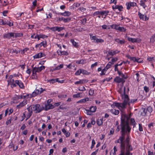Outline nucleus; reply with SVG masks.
<instances>
[{"label":"nucleus","mask_w":155,"mask_h":155,"mask_svg":"<svg viewBox=\"0 0 155 155\" xmlns=\"http://www.w3.org/2000/svg\"><path fill=\"white\" fill-rule=\"evenodd\" d=\"M129 117L126 115H123L122 116L121 118V123L120 127L121 128V135L119 137L122 138L123 140H125V136L126 133L127 136H129L128 134L130 132L131 128L130 127L129 124Z\"/></svg>","instance_id":"obj_1"},{"label":"nucleus","mask_w":155,"mask_h":155,"mask_svg":"<svg viewBox=\"0 0 155 155\" xmlns=\"http://www.w3.org/2000/svg\"><path fill=\"white\" fill-rule=\"evenodd\" d=\"M125 90L126 87H124V88L123 92H120V94L122 99L123 100V103H119L115 102H114L113 104H112L111 105L112 107L113 108L114 106H116L119 109L126 108V106L127 104L128 100V96L126 94Z\"/></svg>","instance_id":"obj_2"},{"label":"nucleus","mask_w":155,"mask_h":155,"mask_svg":"<svg viewBox=\"0 0 155 155\" xmlns=\"http://www.w3.org/2000/svg\"><path fill=\"white\" fill-rule=\"evenodd\" d=\"M130 138L128 135L124 140V149L120 148V154H123L124 155H128L130 153V151L133 150V148L130 142Z\"/></svg>","instance_id":"obj_3"},{"label":"nucleus","mask_w":155,"mask_h":155,"mask_svg":"<svg viewBox=\"0 0 155 155\" xmlns=\"http://www.w3.org/2000/svg\"><path fill=\"white\" fill-rule=\"evenodd\" d=\"M32 111H34L35 113L41 112L44 109V107L41 106L39 104L32 105L29 106Z\"/></svg>","instance_id":"obj_4"},{"label":"nucleus","mask_w":155,"mask_h":155,"mask_svg":"<svg viewBox=\"0 0 155 155\" xmlns=\"http://www.w3.org/2000/svg\"><path fill=\"white\" fill-rule=\"evenodd\" d=\"M45 68V67L44 66H42L41 67L38 68H34L32 70V76L34 77L32 78L33 79H36L37 78L36 75V72H39L41 71L42 70H44Z\"/></svg>","instance_id":"obj_5"},{"label":"nucleus","mask_w":155,"mask_h":155,"mask_svg":"<svg viewBox=\"0 0 155 155\" xmlns=\"http://www.w3.org/2000/svg\"><path fill=\"white\" fill-rule=\"evenodd\" d=\"M44 91H45V89L43 90L42 88H39L38 89H36L30 95V97H35L37 95L41 94Z\"/></svg>","instance_id":"obj_6"},{"label":"nucleus","mask_w":155,"mask_h":155,"mask_svg":"<svg viewBox=\"0 0 155 155\" xmlns=\"http://www.w3.org/2000/svg\"><path fill=\"white\" fill-rule=\"evenodd\" d=\"M109 13V11H97L95 12L93 15L95 16L97 15H105L106 16Z\"/></svg>","instance_id":"obj_7"},{"label":"nucleus","mask_w":155,"mask_h":155,"mask_svg":"<svg viewBox=\"0 0 155 155\" xmlns=\"http://www.w3.org/2000/svg\"><path fill=\"white\" fill-rule=\"evenodd\" d=\"M124 140H122V138L121 137H119L118 139L115 140V143H120V148H123V149L124 147Z\"/></svg>","instance_id":"obj_8"},{"label":"nucleus","mask_w":155,"mask_h":155,"mask_svg":"<svg viewBox=\"0 0 155 155\" xmlns=\"http://www.w3.org/2000/svg\"><path fill=\"white\" fill-rule=\"evenodd\" d=\"M14 34L12 32L5 34L3 35V37L7 39H10L12 37H14Z\"/></svg>","instance_id":"obj_9"},{"label":"nucleus","mask_w":155,"mask_h":155,"mask_svg":"<svg viewBox=\"0 0 155 155\" xmlns=\"http://www.w3.org/2000/svg\"><path fill=\"white\" fill-rule=\"evenodd\" d=\"M57 53L59 55H68V53L67 51H61L60 50H58L57 51Z\"/></svg>","instance_id":"obj_10"},{"label":"nucleus","mask_w":155,"mask_h":155,"mask_svg":"<svg viewBox=\"0 0 155 155\" xmlns=\"http://www.w3.org/2000/svg\"><path fill=\"white\" fill-rule=\"evenodd\" d=\"M27 109L28 110V112L26 113V111L25 112L26 116L28 117H30L32 114V111L31 110L29 107H28Z\"/></svg>","instance_id":"obj_11"},{"label":"nucleus","mask_w":155,"mask_h":155,"mask_svg":"<svg viewBox=\"0 0 155 155\" xmlns=\"http://www.w3.org/2000/svg\"><path fill=\"white\" fill-rule=\"evenodd\" d=\"M15 82L20 88L23 89L25 88V86L21 81L16 80L15 81Z\"/></svg>","instance_id":"obj_12"},{"label":"nucleus","mask_w":155,"mask_h":155,"mask_svg":"<svg viewBox=\"0 0 155 155\" xmlns=\"http://www.w3.org/2000/svg\"><path fill=\"white\" fill-rule=\"evenodd\" d=\"M27 103V100H24L23 101L20 103V104L17 106V107L18 108H20L25 105Z\"/></svg>","instance_id":"obj_13"},{"label":"nucleus","mask_w":155,"mask_h":155,"mask_svg":"<svg viewBox=\"0 0 155 155\" xmlns=\"http://www.w3.org/2000/svg\"><path fill=\"white\" fill-rule=\"evenodd\" d=\"M140 115L142 116H145L146 115L147 112V109L144 108H142L140 110Z\"/></svg>","instance_id":"obj_14"},{"label":"nucleus","mask_w":155,"mask_h":155,"mask_svg":"<svg viewBox=\"0 0 155 155\" xmlns=\"http://www.w3.org/2000/svg\"><path fill=\"white\" fill-rule=\"evenodd\" d=\"M136 5V3L134 2H130L126 4L127 7V9H129L130 8V7L131 6L133 7Z\"/></svg>","instance_id":"obj_15"},{"label":"nucleus","mask_w":155,"mask_h":155,"mask_svg":"<svg viewBox=\"0 0 155 155\" xmlns=\"http://www.w3.org/2000/svg\"><path fill=\"white\" fill-rule=\"evenodd\" d=\"M54 108V105L51 104H49L45 105V110H47L50 109H52Z\"/></svg>","instance_id":"obj_16"},{"label":"nucleus","mask_w":155,"mask_h":155,"mask_svg":"<svg viewBox=\"0 0 155 155\" xmlns=\"http://www.w3.org/2000/svg\"><path fill=\"white\" fill-rule=\"evenodd\" d=\"M45 55L44 54L42 53H39L34 55V58H38L42 57H45Z\"/></svg>","instance_id":"obj_17"},{"label":"nucleus","mask_w":155,"mask_h":155,"mask_svg":"<svg viewBox=\"0 0 155 155\" xmlns=\"http://www.w3.org/2000/svg\"><path fill=\"white\" fill-rule=\"evenodd\" d=\"M128 40L129 41H131L133 43L139 42L141 41L140 39L133 38H129Z\"/></svg>","instance_id":"obj_18"},{"label":"nucleus","mask_w":155,"mask_h":155,"mask_svg":"<svg viewBox=\"0 0 155 155\" xmlns=\"http://www.w3.org/2000/svg\"><path fill=\"white\" fill-rule=\"evenodd\" d=\"M138 15L139 18L143 20H146L148 19V18L147 19L146 16L144 15L141 14L140 12H138Z\"/></svg>","instance_id":"obj_19"},{"label":"nucleus","mask_w":155,"mask_h":155,"mask_svg":"<svg viewBox=\"0 0 155 155\" xmlns=\"http://www.w3.org/2000/svg\"><path fill=\"white\" fill-rule=\"evenodd\" d=\"M123 79L119 77H117L114 79V81L117 83H120L123 81Z\"/></svg>","instance_id":"obj_20"},{"label":"nucleus","mask_w":155,"mask_h":155,"mask_svg":"<svg viewBox=\"0 0 155 155\" xmlns=\"http://www.w3.org/2000/svg\"><path fill=\"white\" fill-rule=\"evenodd\" d=\"M60 15L65 16H68L71 15V13L68 11H65L64 12L59 13Z\"/></svg>","instance_id":"obj_21"},{"label":"nucleus","mask_w":155,"mask_h":155,"mask_svg":"<svg viewBox=\"0 0 155 155\" xmlns=\"http://www.w3.org/2000/svg\"><path fill=\"white\" fill-rule=\"evenodd\" d=\"M85 82H86V80H80L79 81L75 82L74 84H82Z\"/></svg>","instance_id":"obj_22"},{"label":"nucleus","mask_w":155,"mask_h":155,"mask_svg":"<svg viewBox=\"0 0 155 155\" xmlns=\"http://www.w3.org/2000/svg\"><path fill=\"white\" fill-rule=\"evenodd\" d=\"M110 112L112 113L115 115H117L119 113V110L114 109H112L111 110Z\"/></svg>","instance_id":"obj_23"},{"label":"nucleus","mask_w":155,"mask_h":155,"mask_svg":"<svg viewBox=\"0 0 155 155\" xmlns=\"http://www.w3.org/2000/svg\"><path fill=\"white\" fill-rule=\"evenodd\" d=\"M89 99L88 97H86L85 98L79 100V101L77 102V103H85L86 101H89Z\"/></svg>","instance_id":"obj_24"},{"label":"nucleus","mask_w":155,"mask_h":155,"mask_svg":"<svg viewBox=\"0 0 155 155\" xmlns=\"http://www.w3.org/2000/svg\"><path fill=\"white\" fill-rule=\"evenodd\" d=\"M96 109L97 107L96 106H92L90 107L89 111L92 112H94L96 111Z\"/></svg>","instance_id":"obj_25"},{"label":"nucleus","mask_w":155,"mask_h":155,"mask_svg":"<svg viewBox=\"0 0 155 155\" xmlns=\"http://www.w3.org/2000/svg\"><path fill=\"white\" fill-rule=\"evenodd\" d=\"M82 96V93L81 92L79 93L73 95V97L74 98L81 97Z\"/></svg>","instance_id":"obj_26"},{"label":"nucleus","mask_w":155,"mask_h":155,"mask_svg":"<svg viewBox=\"0 0 155 155\" xmlns=\"http://www.w3.org/2000/svg\"><path fill=\"white\" fill-rule=\"evenodd\" d=\"M4 24L3 25H9V26H12L13 25V23H11L10 21L6 20H4Z\"/></svg>","instance_id":"obj_27"},{"label":"nucleus","mask_w":155,"mask_h":155,"mask_svg":"<svg viewBox=\"0 0 155 155\" xmlns=\"http://www.w3.org/2000/svg\"><path fill=\"white\" fill-rule=\"evenodd\" d=\"M80 5V4L78 3H74L71 6V9H76V8L79 7Z\"/></svg>","instance_id":"obj_28"},{"label":"nucleus","mask_w":155,"mask_h":155,"mask_svg":"<svg viewBox=\"0 0 155 155\" xmlns=\"http://www.w3.org/2000/svg\"><path fill=\"white\" fill-rule=\"evenodd\" d=\"M58 79H59L58 78H56L54 79H51L49 80L48 81V82H49L50 83L53 84L54 83L58 81Z\"/></svg>","instance_id":"obj_29"},{"label":"nucleus","mask_w":155,"mask_h":155,"mask_svg":"<svg viewBox=\"0 0 155 155\" xmlns=\"http://www.w3.org/2000/svg\"><path fill=\"white\" fill-rule=\"evenodd\" d=\"M112 8L113 9H118V10H121L123 8V7L122 5H113L112 6Z\"/></svg>","instance_id":"obj_30"},{"label":"nucleus","mask_w":155,"mask_h":155,"mask_svg":"<svg viewBox=\"0 0 155 155\" xmlns=\"http://www.w3.org/2000/svg\"><path fill=\"white\" fill-rule=\"evenodd\" d=\"M119 52V51L116 52V51H114L113 52L109 51L108 52V54L107 55V56L108 57L110 56H113L116 53H117Z\"/></svg>","instance_id":"obj_31"},{"label":"nucleus","mask_w":155,"mask_h":155,"mask_svg":"<svg viewBox=\"0 0 155 155\" xmlns=\"http://www.w3.org/2000/svg\"><path fill=\"white\" fill-rule=\"evenodd\" d=\"M121 32H125L126 31V29L123 27H118L117 28V30Z\"/></svg>","instance_id":"obj_32"},{"label":"nucleus","mask_w":155,"mask_h":155,"mask_svg":"<svg viewBox=\"0 0 155 155\" xmlns=\"http://www.w3.org/2000/svg\"><path fill=\"white\" fill-rule=\"evenodd\" d=\"M137 100V99H131L130 101L129 100V99L128 98V102L127 103V104H128L129 105H130V103H133L135 102H136Z\"/></svg>","instance_id":"obj_33"},{"label":"nucleus","mask_w":155,"mask_h":155,"mask_svg":"<svg viewBox=\"0 0 155 155\" xmlns=\"http://www.w3.org/2000/svg\"><path fill=\"white\" fill-rule=\"evenodd\" d=\"M115 41L118 43H120L121 45L124 44L125 42V41L124 40H120V39L118 38L115 39Z\"/></svg>","instance_id":"obj_34"},{"label":"nucleus","mask_w":155,"mask_h":155,"mask_svg":"<svg viewBox=\"0 0 155 155\" xmlns=\"http://www.w3.org/2000/svg\"><path fill=\"white\" fill-rule=\"evenodd\" d=\"M97 124L98 126H101L103 124V119H98L97 121Z\"/></svg>","instance_id":"obj_35"},{"label":"nucleus","mask_w":155,"mask_h":155,"mask_svg":"<svg viewBox=\"0 0 155 155\" xmlns=\"http://www.w3.org/2000/svg\"><path fill=\"white\" fill-rule=\"evenodd\" d=\"M112 65V63L110 62H109L107 64L106 66L104 68L107 71L111 67Z\"/></svg>","instance_id":"obj_36"},{"label":"nucleus","mask_w":155,"mask_h":155,"mask_svg":"<svg viewBox=\"0 0 155 155\" xmlns=\"http://www.w3.org/2000/svg\"><path fill=\"white\" fill-rule=\"evenodd\" d=\"M14 37L15 38L21 37L23 35V34L22 33H14Z\"/></svg>","instance_id":"obj_37"},{"label":"nucleus","mask_w":155,"mask_h":155,"mask_svg":"<svg viewBox=\"0 0 155 155\" xmlns=\"http://www.w3.org/2000/svg\"><path fill=\"white\" fill-rule=\"evenodd\" d=\"M81 73L83 74L89 75L90 74V72H88L87 71L83 69H81Z\"/></svg>","instance_id":"obj_38"},{"label":"nucleus","mask_w":155,"mask_h":155,"mask_svg":"<svg viewBox=\"0 0 155 155\" xmlns=\"http://www.w3.org/2000/svg\"><path fill=\"white\" fill-rule=\"evenodd\" d=\"M70 41L74 46L76 47H77L78 46V43L75 41L74 40L71 39Z\"/></svg>","instance_id":"obj_39"},{"label":"nucleus","mask_w":155,"mask_h":155,"mask_svg":"<svg viewBox=\"0 0 155 155\" xmlns=\"http://www.w3.org/2000/svg\"><path fill=\"white\" fill-rule=\"evenodd\" d=\"M39 45L40 46V48L42 46H43L44 47H45L46 45V41H43L40 43Z\"/></svg>","instance_id":"obj_40"},{"label":"nucleus","mask_w":155,"mask_h":155,"mask_svg":"<svg viewBox=\"0 0 155 155\" xmlns=\"http://www.w3.org/2000/svg\"><path fill=\"white\" fill-rule=\"evenodd\" d=\"M150 41L152 43L155 41V34L153 35L150 38Z\"/></svg>","instance_id":"obj_41"},{"label":"nucleus","mask_w":155,"mask_h":155,"mask_svg":"<svg viewBox=\"0 0 155 155\" xmlns=\"http://www.w3.org/2000/svg\"><path fill=\"white\" fill-rule=\"evenodd\" d=\"M104 42V40L101 38H98L96 40V41H94V42L96 43H102Z\"/></svg>","instance_id":"obj_42"},{"label":"nucleus","mask_w":155,"mask_h":155,"mask_svg":"<svg viewBox=\"0 0 155 155\" xmlns=\"http://www.w3.org/2000/svg\"><path fill=\"white\" fill-rule=\"evenodd\" d=\"M13 78V76L12 75H10L9 78V79H10V81H9V83H10V84L11 83H15V81L12 78Z\"/></svg>","instance_id":"obj_43"},{"label":"nucleus","mask_w":155,"mask_h":155,"mask_svg":"<svg viewBox=\"0 0 155 155\" xmlns=\"http://www.w3.org/2000/svg\"><path fill=\"white\" fill-rule=\"evenodd\" d=\"M9 52L12 53H15L16 54L18 53V51L16 49H11L9 50Z\"/></svg>","instance_id":"obj_44"},{"label":"nucleus","mask_w":155,"mask_h":155,"mask_svg":"<svg viewBox=\"0 0 155 155\" xmlns=\"http://www.w3.org/2000/svg\"><path fill=\"white\" fill-rule=\"evenodd\" d=\"M136 123L134 119V118H131L130 119V124L131 125L135 126Z\"/></svg>","instance_id":"obj_45"},{"label":"nucleus","mask_w":155,"mask_h":155,"mask_svg":"<svg viewBox=\"0 0 155 155\" xmlns=\"http://www.w3.org/2000/svg\"><path fill=\"white\" fill-rule=\"evenodd\" d=\"M81 69H79L78 70H77L75 73V75L76 76L80 75L81 73Z\"/></svg>","instance_id":"obj_46"},{"label":"nucleus","mask_w":155,"mask_h":155,"mask_svg":"<svg viewBox=\"0 0 155 155\" xmlns=\"http://www.w3.org/2000/svg\"><path fill=\"white\" fill-rule=\"evenodd\" d=\"M147 60L149 61H155V57L148 58Z\"/></svg>","instance_id":"obj_47"},{"label":"nucleus","mask_w":155,"mask_h":155,"mask_svg":"<svg viewBox=\"0 0 155 155\" xmlns=\"http://www.w3.org/2000/svg\"><path fill=\"white\" fill-rule=\"evenodd\" d=\"M1 2L4 5H7L8 2L7 0H1Z\"/></svg>","instance_id":"obj_48"},{"label":"nucleus","mask_w":155,"mask_h":155,"mask_svg":"<svg viewBox=\"0 0 155 155\" xmlns=\"http://www.w3.org/2000/svg\"><path fill=\"white\" fill-rule=\"evenodd\" d=\"M107 71L104 68L103 70H102L101 73L100 74V75L102 76V75H105Z\"/></svg>","instance_id":"obj_49"},{"label":"nucleus","mask_w":155,"mask_h":155,"mask_svg":"<svg viewBox=\"0 0 155 155\" xmlns=\"http://www.w3.org/2000/svg\"><path fill=\"white\" fill-rule=\"evenodd\" d=\"M71 20V18H64L63 21L64 23H66L69 21Z\"/></svg>","instance_id":"obj_50"},{"label":"nucleus","mask_w":155,"mask_h":155,"mask_svg":"<svg viewBox=\"0 0 155 155\" xmlns=\"http://www.w3.org/2000/svg\"><path fill=\"white\" fill-rule=\"evenodd\" d=\"M67 97L66 95H61L58 96V97L60 99H61L62 100H63L64 98H66Z\"/></svg>","instance_id":"obj_51"},{"label":"nucleus","mask_w":155,"mask_h":155,"mask_svg":"<svg viewBox=\"0 0 155 155\" xmlns=\"http://www.w3.org/2000/svg\"><path fill=\"white\" fill-rule=\"evenodd\" d=\"M94 94V90L93 89H90L89 91V94L90 95H93Z\"/></svg>","instance_id":"obj_52"},{"label":"nucleus","mask_w":155,"mask_h":155,"mask_svg":"<svg viewBox=\"0 0 155 155\" xmlns=\"http://www.w3.org/2000/svg\"><path fill=\"white\" fill-rule=\"evenodd\" d=\"M118 74L122 78H126L125 77L124 75L120 71H118Z\"/></svg>","instance_id":"obj_53"},{"label":"nucleus","mask_w":155,"mask_h":155,"mask_svg":"<svg viewBox=\"0 0 155 155\" xmlns=\"http://www.w3.org/2000/svg\"><path fill=\"white\" fill-rule=\"evenodd\" d=\"M111 28L112 29H115L116 30H117V28L118 27V25H112L110 26Z\"/></svg>","instance_id":"obj_54"},{"label":"nucleus","mask_w":155,"mask_h":155,"mask_svg":"<svg viewBox=\"0 0 155 155\" xmlns=\"http://www.w3.org/2000/svg\"><path fill=\"white\" fill-rule=\"evenodd\" d=\"M95 142L94 140V139L92 140L91 145V149H92L93 148V147L94 146V145H95Z\"/></svg>","instance_id":"obj_55"},{"label":"nucleus","mask_w":155,"mask_h":155,"mask_svg":"<svg viewBox=\"0 0 155 155\" xmlns=\"http://www.w3.org/2000/svg\"><path fill=\"white\" fill-rule=\"evenodd\" d=\"M143 89L146 93L148 92L149 91V88L146 86H145L143 87Z\"/></svg>","instance_id":"obj_56"},{"label":"nucleus","mask_w":155,"mask_h":155,"mask_svg":"<svg viewBox=\"0 0 155 155\" xmlns=\"http://www.w3.org/2000/svg\"><path fill=\"white\" fill-rule=\"evenodd\" d=\"M90 38L91 40H93L94 41H96V40L97 39V37L95 36H92L91 35H90Z\"/></svg>","instance_id":"obj_57"},{"label":"nucleus","mask_w":155,"mask_h":155,"mask_svg":"<svg viewBox=\"0 0 155 155\" xmlns=\"http://www.w3.org/2000/svg\"><path fill=\"white\" fill-rule=\"evenodd\" d=\"M39 35V38H47L48 37V36L47 35H43L40 34Z\"/></svg>","instance_id":"obj_58"},{"label":"nucleus","mask_w":155,"mask_h":155,"mask_svg":"<svg viewBox=\"0 0 155 155\" xmlns=\"http://www.w3.org/2000/svg\"><path fill=\"white\" fill-rule=\"evenodd\" d=\"M64 29V27H57V31L58 32H60Z\"/></svg>","instance_id":"obj_59"},{"label":"nucleus","mask_w":155,"mask_h":155,"mask_svg":"<svg viewBox=\"0 0 155 155\" xmlns=\"http://www.w3.org/2000/svg\"><path fill=\"white\" fill-rule=\"evenodd\" d=\"M139 130L140 131H143L142 125L141 124H139Z\"/></svg>","instance_id":"obj_60"},{"label":"nucleus","mask_w":155,"mask_h":155,"mask_svg":"<svg viewBox=\"0 0 155 155\" xmlns=\"http://www.w3.org/2000/svg\"><path fill=\"white\" fill-rule=\"evenodd\" d=\"M50 29L53 31H57V27H54L50 28Z\"/></svg>","instance_id":"obj_61"},{"label":"nucleus","mask_w":155,"mask_h":155,"mask_svg":"<svg viewBox=\"0 0 155 155\" xmlns=\"http://www.w3.org/2000/svg\"><path fill=\"white\" fill-rule=\"evenodd\" d=\"M147 111H148L150 113L152 112V108L151 107H149L147 109Z\"/></svg>","instance_id":"obj_62"},{"label":"nucleus","mask_w":155,"mask_h":155,"mask_svg":"<svg viewBox=\"0 0 155 155\" xmlns=\"http://www.w3.org/2000/svg\"><path fill=\"white\" fill-rule=\"evenodd\" d=\"M78 89L80 91H84L86 90L84 87H82L81 88L79 87L78 88Z\"/></svg>","instance_id":"obj_63"},{"label":"nucleus","mask_w":155,"mask_h":155,"mask_svg":"<svg viewBox=\"0 0 155 155\" xmlns=\"http://www.w3.org/2000/svg\"><path fill=\"white\" fill-rule=\"evenodd\" d=\"M81 21V23L84 25L86 23L87 19L86 18H84Z\"/></svg>","instance_id":"obj_64"}]
</instances>
